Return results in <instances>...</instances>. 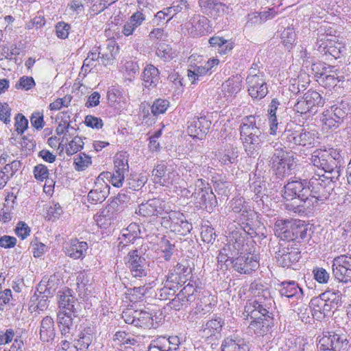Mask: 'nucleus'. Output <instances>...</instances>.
<instances>
[{"mask_svg":"<svg viewBox=\"0 0 351 351\" xmlns=\"http://www.w3.org/2000/svg\"><path fill=\"white\" fill-rule=\"evenodd\" d=\"M250 289L253 298L247 301L243 315L247 318L250 317L253 319L248 326L249 329L257 336L263 337L271 328L274 301L270 290L261 283H252Z\"/></svg>","mask_w":351,"mask_h":351,"instance_id":"nucleus-1","label":"nucleus"},{"mask_svg":"<svg viewBox=\"0 0 351 351\" xmlns=\"http://www.w3.org/2000/svg\"><path fill=\"white\" fill-rule=\"evenodd\" d=\"M240 139L245 152L251 158H256L265 141L267 135L258 116L243 117L239 125Z\"/></svg>","mask_w":351,"mask_h":351,"instance_id":"nucleus-2","label":"nucleus"},{"mask_svg":"<svg viewBox=\"0 0 351 351\" xmlns=\"http://www.w3.org/2000/svg\"><path fill=\"white\" fill-rule=\"evenodd\" d=\"M337 181L332 180L328 176L316 173L311 175L309 180L306 178V189H308V191L306 193L307 198L304 201L302 208L308 210L309 214L319 204H323L329 198Z\"/></svg>","mask_w":351,"mask_h":351,"instance_id":"nucleus-3","label":"nucleus"},{"mask_svg":"<svg viewBox=\"0 0 351 351\" xmlns=\"http://www.w3.org/2000/svg\"><path fill=\"white\" fill-rule=\"evenodd\" d=\"M306 179H299L293 180L286 184L282 191V197L286 201H292L285 204V208L287 210L291 211L299 215H307L308 210L302 208L303 202L307 198Z\"/></svg>","mask_w":351,"mask_h":351,"instance_id":"nucleus-4","label":"nucleus"},{"mask_svg":"<svg viewBox=\"0 0 351 351\" xmlns=\"http://www.w3.org/2000/svg\"><path fill=\"white\" fill-rule=\"evenodd\" d=\"M344 49L343 45L335 40L332 30L326 32L322 27L319 29L313 50L326 60L332 61L340 58Z\"/></svg>","mask_w":351,"mask_h":351,"instance_id":"nucleus-5","label":"nucleus"},{"mask_svg":"<svg viewBox=\"0 0 351 351\" xmlns=\"http://www.w3.org/2000/svg\"><path fill=\"white\" fill-rule=\"evenodd\" d=\"M191 188L193 190L191 198L197 206L210 213L213 212L217 202L208 184L203 179H197L193 185H191Z\"/></svg>","mask_w":351,"mask_h":351,"instance_id":"nucleus-6","label":"nucleus"},{"mask_svg":"<svg viewBox=\"0 0 351 351\" xmlns=\"http://www.w3.org/2000/svg\"><path fill=\"white\" fill-rule=\"evenodd\" d=\"M324 103V99L318 92L308 90L297 99L293 109L297 113L310 117L317 112L318 107L323 106Z\"/></svg>","mask_w":351,"mask_h":351,"instance_id":"nucleus-7","label":"nucleus"},{"mask_svg":"<svg viewBox=\"0 0 351 351\" xmlns=\"http://www.w3.org/2000/svg\"><path fill=\"white\" fill-rule=\"evenodd\" d=\"M349 342L345 335L334 332H324L319 339L318 346L321 350L328 351H347Z\"/></svg>","mask_w":351,"mask_h":351,"instance_id":"nucleus-8","label":"nucleus"},{"mask_svg":"<svg viewBox=\"0 0 351 351\" xmlns=\"http://www.w3.org/2000/svg\"><path fill=\"white\" fill-rule=\"evenodd\" d=\"M332 276L339 282H351V255H340L332 260Z\"/></svg>","mask_w":351,"mask_h":351,"instance_id":"nucleus-9","label":"nucleus"},{"mask_svg":"<svg viewBox=\"0 0 351 351\" xmlns=\"http://www.w3.org/2000/svg\"><path fill=\"white\" fill-rule=\"evenodd\" d=\"M328 156L325 158L324 173L330 175L332 180H339L343 167V158L339 149H327Z\"/></svg>","mask_w":351,"mask_h":351,"instance_id":"nucleus-10","label":"nucleus"},{"mask_svg":"<svg viewBox=\"0 0 351 351\" xmlns=\"http://www.w3.org/2000/svg\"><path fill=\"white\" fill-rule=\"evenodd\" d=\"M58 311L69 313V314L77 315L80 305L73 291L65 288L58 293Z\"/></svg>","mask_w":351,"mask_h":351,"instance_id":"nucleus-11","label":"nucleus"},{"mask_svg":"<svg viewBox=\"0 0 351 351\" xmlns=\"http://www.w3.org/2000/svg\"><path fill=\"white\" fill-rule=\"evenodd\" d=\"M169 210L170 206L165 200L154 198L147 200L145 203H141L136 213L143 217H148L168 213Z\"/></svg>","mask_w":351,"mask_h":351,"instance_id":"nucleus-12","label":"nucleus"},{"mask_svg":"<svg viewBox=\"0 0 351 351\" xmlns=\"http://www.w3.org/2000/svg\"><path fill=\"white\" fill-rule=\"evenodd\" d=\"M125 260V265L133 277L142 278L147 276L146 260L138 250L129 252Z\"/></svg>","mask_w":351,"mask_h":351,"instance_id":"nucleus-13","label":"nucleus"},{"mask_svg":"<svg viewBox=\"0 0 351 351\" xmlns=\"http://www.w3.org/2000/svg\"><path fill=\"white\" fill-rule=\"evenodd\" d=\"M293 245V243L289 241L280 243L279 249L276 252L277 261L283 267H289L300 258L299 250Z\"/></svg>","mask_w":351,"mask_h":351,"instance_id":"nucleus-14","label":"nucleus"},{"mask_svg":"<svg viewBox=\"0 0 351 351\" xmlns=\"http://www.w3.org/2000/svg\"><path fill=\"white\" fill-rule=\"evenodd\" d=\"M230 261L234 269L240 274H250L259 266L256 254L240 255Z\"/></svg>","mask_w":351,"mask_h":351,"instance_id":"nucleus-15","label":"nucleus"},{"mask_svg":"<svg viewBox=\"0 0 351 351\" xmlns=\"http://www.w3.org/2000/svg\"><path fill=\"white\" fill-rule=\"evenodd\" d=\"M178 176L175 171L163 164H158L152 171L153 181L161 186L169 187L172 185Z\"/></svg>","mask_w":351,"mask_h":351,"instance_id":"nucleus-16","label":"nucleus"},{"mask_svg":"<svg viewBox=\"0 0 351 351\" xmlns=\"http://www.w3.org/2000/svg\"><path fill=\"white\" fill-rule=\"evenodd\" d=\"M186 28L193 37L204 36L210 31L209 20L200 14H195L186 24Z\"/></svg>","mask_w":351,"mask_h":351,"instance_id":"nucleus-17","label":"nucleus"},{"mask_svg":"<svg viewBox=\"0 0 351 351\" xmlns=\"http://www.w3.org/2000/svg\"><path fill=\"white\" fill-rule=\"evenodd\" d=\"M246 84L248 94L252 99L260 100L268 93V86L265 77H246Z\"/></svg>","mask_w":351,"mask_h":351,"instance_id":"nucleus-18","label":"nucleus"},{"mask_svg":"<svg viewBox=\"0 0 351 351\" xmlns=\"http://www.w3.org/2000/svg\"><path fill=\"white\" fill-rule=\"evenodd\" d=\"M169 218L170 221L169 228L171 231L180 235L185 236L191 232L193 226L189 223L184 214L180 211H170Z\"/></svg>","mask_w":351,"mask_h":351,"instance_id":"nucleus-19","label":"nucleus"},{"mask_svg":"<svg viewBox=\"0 0 351 351\" xmlns=\"http://www.w3.org/2000/svg\"><path fill=\"white\" fill-rule=\"evenodd\" d=\"M211 121L205 117H195L189 121L188 133L193 138L202 139L208 132Z\"/></svg>","mask_w":351,"mask_h":351,"instance_id":"nucleus-20","label":"nucleus"},{"mask_svg":"<svg viewBox=\"0 0 351 351\" xmlns=\"http://www.w3.org/2000/svg\"><path fill=\"white\" fill-rule=\"evenodd\" d=\"M297 160L294 156H287L282 160L271 162L269 164L273 173L278 178H285L291 174L292 170L295 167Z\"/></svg>","mask_w":351,"mask_h":351,"instance_id":"nucleus-21","label":"nucleus"},{"mask_svg":"<svg viewBox=\"0 0 351 351\" xmlns=\"http://www.w3.org/2000/svg\"><path fill=\"white\" fill-rule=\"evenodd\" d=\"M191 273V268L189 267L186 264L178 263L172 269L169 271L166 276L167 282L173 283V285H181L184 283L186 277Z\"/></svg>","mask_w":351,"mask_h":351,"instance_id":"nucleus-22","label":"nucleus"},{"mask_svg":"<svg viewBox=\"0 0 351 351\" xmlns=\"http://www.w3.org/2000/svg\"><path fill=\"white\" fill-rule=\"evenodd\" d=\"M279 292L282 297L292 299L293 301L302 300L304 297L302 289L293 280H286L279 285Z\"/></svg>","mask_w":351,"mask_h":351,"instance_id":"nucleus-23","label":"nucleus"},{"mask_svg":"<svg viewBox=\"0 0 351 351\" xmlns=\"http://www.w3.org/2000/svg\"><path fill=\"white\" fill-rule=\"evenodd\" d=\"M308 225L304 221L298 220L291 223L289 231L285 230V238L289 242L293 240L298 241H304L308 237Z\"/></svg>","mask_w":351,"mask_h":351,"instance_id":"nucleus-24","label":"nucleus"},{"mask_svg":"<svg viewBox=\"0 0 351 351\" xmlns=\"http://www.w3.org/2000/svg\"><path fill=\"white\" fill-rule=\"evenodd\" d=\"M328 156L327 149H317L311 155L309 160L311 163L305 167L304 176L310 177L312 175L311 171L317 167L324 172L325 158Z\"/></svg>","mask_w":351,"mask_h":351,"instance_id":"nucleus-25","label":"nucleus"},{"mask_svg":"<svg viewBox=\"0 0 351 351\" xmlns=\"http://www.w3.org/2000/svg\"><path fill=\"white\" fill-rule=\"evenodd\" d=\"M309 307L311 308V315L317 320H321L325 317L329 316L332 312L320 295L311 300Z\"/></svg>","mask_w":351,"mask_h":351,"instance_id":"nucleus-26","label":"nucleus"},{"mask_svg":"<svg viewBox=\"0 0 351 351\" xmlns=\"http://www.w3.org/2000/svg\"><path fill=\"white\" fill-rule=\"evenodd\" d=\"M224 326V320L220 317H216L202 325L200 330L202 336L206 338L215 337L217 339L221 335L222 328Z\"/></svg>","mask_w":351,"mask_h":351,"instance_id":"nucleus-27","label":"nucleus"},{"mask_svg":"<svg viewBox=\"0 0 351 351\" xmlns=\"http://www.w3.org/2000/svg\"><path fill=\"white\" fill-rule=\"evenodd\" d=\"M64 248V252L68 256L73 259H82L86 255L88 244L85 241L75 239H71Z\"/></svg>","mask_w":351,"mask_h":351,"instance_id":"nucleus-28","label":"nucleus"},{"mask_svg":"<svg viewBox=\"0 0 351 351\" xmlns=\"http://www.w3.org/2000/svg\"><path fill=\"white\" fill-rule=\"evenodd\" d=\"M77 316L62 311L58 312L57 324L62 336L69 337V335L73 334V332L75 330L73 319V317Z\"/></svg>","mask_w":351,"mask_h":351,"instance_id":"nucleus-29","label":"nucleus"},{"mask_svg":"<svg viewBox=\"0 0 351 351\" xmlns=\"http://www.w3.org/2000/svg\"><path fill=\"white\" fill-rule=\"evenodd\" d=\"M243 87V77L241 75L230 77L221 85V90L226 97L235 96Z\"/></svg>","mask_w":351,"mask_h":351,"instance_id":"nucleus-30","label":"nucleus"},{"mask_svg":"<svg viewBox=\"0 0 351 351\" xmlns=\"http://www.w3.org/2000/svg\"><path fill=\"white\" fill-rule=\"evenodd\" d=\"M142 79L146 88H155L160 81V72L153 64H148L143 70Z\"/></svg>","mask_w":351,"mask_h":351,"instance_id":"nucleus-31","label":"nucleus"},{"mask_svg":"<svg viewBox=\"0 0 351 351\" xmlns=\"http://www.w3.org/2000/svg\"><path fill=\"white\" fill-rule=\"evenodd\" d=\"M56 336L53 319L49 316L45 317L40 324V338L43 342H50Z\"/></svg>","mask_w":351,"mask_h":351,"instance_id":"nucleus-32","label":"nucleus"},{"mask_svg":"<svg viewBox=\"0 0 351 351\" xmlns=\"http://www.w3.org/2000/svg\"><path fill=\"white\" fill-rule=\"evenodd\" d=\"M221 351H249V348L244 339L231 336L226 337L222 342Z\"/></svg>","mask_w":351,"mask_h":351,"instance_id":"nucleus-33","label":"nucleus"},{"mask_svg":"<svg viewBox=\"0 0 351 351\" xmlns=\"http://www.w3.org/2000/svg\"><path fill=\"white\" fill-rule=\"evenodd\" d=\"M199 5L202 8L209 10L210 14L214 17L223 15L226 12L228 6L217 0H199Z\"/></svg>","mask_w":351,"mask_h":351,"instance_id":"nucleus-34","label":"nucleus"},{"mask_svg":"<svg viewBox=\"0 0 351 351\" xmlns=\"http://www.w3.org/2000/svg\"><path fill=\"white\" fill-rule=\"evenodd\" d=\"M320 295L332 311L337 310L342 304V294L339 290L327 289Z\"/></svg>","mask_w":351,"mask_h":351,"instance_id":"nucleus-35","label":"nucleus"},{"mask_svg":"<svg viewBox=\"0 0 351 351\" xmlns=\"http://www.w3.org/2000/svg\"><path fill=\"white\" fill-rule=\"evenodd\" d=\"M109 194V186L104 183L101 186L96 185L88 194V200L92 204L104 202Z\"/></svg>","mask_w":351,"mask_h":351,"instance_id":"nucleus-36","label":"nucleus"},{"mask_svg":"<svg viewBox=\"0 0 351 351\" xmlns=\"http://www.w3.org/2000/svg\"><path fill=\"white\" fill-rule=\"evenodd\" d=\"M55 280L54 276H51L47 280L44 278L38 284L36 291L41 295L43 294V298H47L49 295H52L58 286Z\"/></svg>","mask_w":351,"mask_h":351,"instance_id":"nucleus-37","label":"nucleus"},{"mask_svg":"<svg viewBox=\"0 0 351 351\" xmlns=\"http://www.w3.org/2000/svg\"><path fill=\"white\" fill-rule=\"evenodd\" d=\"M330 111V114H333L337 121H343V120L348 117V115L350 113L351 106L349 103L346 101H341L336 104L331 106L329 108H327Z\"/></svg>","mask_w":351,"mask_h":351,"instance_id":"nucleus-38","label":"nucleus"},{"mask_svg":"<svg viewBox=\"0 0 351 351\" xmlns=\"http://www.w3.org/2000/svg\"><path fill=\"white\" fill-rule=\"evenodd\" d=\"M94 338L93 328L91 327H86L80 332L79 339L75 342L76 348L80 350L87 351L89 346Z\"/></svg>","mask_w":351,"mask_h":351,"instance_id":"nucleus-39","label":"nucleus"},{"mask_svg":"<svg viewBox=\"0 0 351 351\" xmlns=\"http://www.w3.org/2000/svg\"><path fill=\"white\" fill-rule=\"evenodd\" d=\"M130 198L125 193H119L108 205V212L120 213L127 207Z\"/></svg>","mask_w":351,"mask_h":351,"instance_id":"nucleus-40","label":"nucleus"},{"mask_svg":"<svg viewBox=\"0 0 351 351\" xmlns=\"http://www.w3.org/2000/svg\"><path fill=\"white\" fill-rule=\"evenodd\" d=\"M136 326L141 328L154 327V316L152 313L146 311H136Z\"/></svg>","mask_w":351,"mask_h":351,"instance_id":"nucleus-41","label":"nucleus"},{"mask_svg":"<svg viewBox=\"0 0 351 351\" xmlns=\"http://www.w3.org/2000/svg\"><path fill=\"white\" fill-rule=\"evenodd\" d=\"M138 228L136 224H130L128 228L125 229L121 237L119 238L120 240L119 247H124L128 243H133L136 238L138 237V233L135 231V228Z\"/></svg>","mask_w":351,"mask_h":351,"instance_id":"nucleus-42","label":"nucleus"},{"mask_svg":"<svg viewBox=\"0 0 351 351\" xmlns=\"http://www.w3.org/2000/svg\"><path fill=\"white\" fill-rule=\"evenodd\" d=\"M270 146L273 148L272 156L270 158L271 162H276L278 160H283L284 158H287V156H293L291 152H288L285 149V146L281 142H272Z\"/></svg>","mask_w":351,"mask_h":351,"instance_id":"nucleus-43","label":"nucleus"},{"mask_svg":"<svg viewBox=\"0 0 351 351\" xmlns=\"http://www.w3.org/2000/svg\"><path fill=\"white\" fill-rule=\"evenodd\" d=\"M162 344L163 351H176L180 345V338L178 336H158Z\"/></svg>","mask_w":351,"mask_h":351,"instance_id":"nucleus-44","label":"nucleus"},{"mask_svg":"<svg viewBox=\"0 0 351 351\" xmlns=\"http://www.w3.org/2000/svg\"><path fill=\"white\" fill-rule=\"evenodd\" d=\"M332 73H328L326 75L322 77L319 83L322 86L330 88L336 86L339 82L344 81V77L343 75L339 76L336 72Z\"/></svg>","mask_w":351,"mask_h":351,"instance_id":"nucleus-45","label":"nucleus"},{"mask_svg":"<svg viewBox=\"0 0 351 351\" xmlns=\"http://www.w3.org/2000/svg\"><path fill=\"white\" fill-rule=\"evenodd\" d=\"M206 75L208 74L202 65H191V69L187 71V76L192 84H196L197 81Z\"/></svg>","mask_w":351,"mask_h":351,"instance_id":"nucleus-46","label":"nucleus"},{"mask_svg":"<svg viewBox=\"0 0 351 351\" xmlns=\"http://www.w3.org/2000/svg\"><path fill=\"white\" fill-rule=\"evenodd\" d=\"M193 301L184 295H180L179 292L175 298L170 302V306L175 311L186 309Z\"/></svg>","mask_w":351,"mask_h":351,"instance_id":"nucleus-47","label":"nucleus"},{"mask_svg":"<svg viewBox=\"0 0 351 351\" xmlns=\"http://www.w3.org/2000/svg\"><path fill=\"white\" fill-rule=\"evenodd\" d=\"M113 340L117 341L118 344L127 346H134L138 342L136 337L124 331L117 332L114 335Z\"/></svg>","mask_w":351,"mask_h":351,"instance_id":"nucleus-48","label":"nucleus"},{"mask_svg":"<svg viewBox=\"0 0 351 351\" xmlns=\"http://www.w3.org/2000/svg\"><path fill=\"white\" fill-rule=\"evenodd\" d=\"M250 189L254 193L253 199L256 202H263V197L265 195V182L261 180H256L250 185Z\"/></svg>","mask_w":351,"mask_h":351,"instance_id":"nucleus-49","label":"nucleus"},{"mask_svg":"<svg viewBox=\"0 0 351 351\" xmlns=\"http://www.w3.org/2000/svg\"><path fill=\"white\" fill-rule=\"evenodd\" d=\"M238 157L237 148L230 147L226 149L224 152L219 155V160L224 165H230L236 162Z\"/></svg>","mask_w":351,"mask_h":351,"instance_id":"nucleus-50","label":"nucleus"},{"mask_svg":"<svg viewBox=\"0 0 351 351\" xmlns=\"http://www.w3.org/2000/svg\"><path fill=\"white\" fill-rule=\"evenodd\" d=\"M282 140L285 143H288L289 146L299 145L300 146V131L299 130H285L282 134Z\"/></svg>","mask_w":351,"mask_h":351,"instance_id":"nucleus-51","label":"nucleus"},{"mask_svg":"<svg viewBox=\"0 0 351 351\" xmlns=\"http://www.w3.org/2000/svg\"><path fill=\"white\" fill-rule=\"evenodd\" d=\"M330 111L326 109L321 117V121L328 129H336L343 123L342 121H337L333 114H330Z\"/></svg>","mask_w":351,"mask_h":351,"instance_id":"nucleus-52","label":"nucleus"},{"mask_svg":"<svg viewBox=\"0 0 351 351\" xmlns=\"http://www.w3.org/2000/svg\"><path fill=\"white\" fill-rule=\"evenodd\" d=\"M244 199L242 197L233 199L230 202V208L232 211L235 213H241L242 216H247L249 213H252V210L248 209L247 206L244 205Z\"/></svg>","mask_w":351,"mask_h":351,"instance_id":"nucleus-53","label":"nucleus"},{"mask_svg":"<svg viewBox=\"0 0 351 351\" xmlns=\"http://www.w3.org/2000/svg\"><path fill=\"white\" fill-rule=\"evenodd\" d=\"M300 131V146L313 147L315 141V133L313 131H308L302 129Z\"/></svg>","mask_w":351,"mask_h":351,"instance_id":"nucleus-54","label":"nucleus"},{"mask_svg":"<svg viewBox=\"0 0 351 351\" xmlns=\"http://www.w3.org/2000/svg\"><path fill=\"white\" fill-rule=\"evenodd\" d=\"M208 42L212 47H219V53H221L225 54L232 49V47L228 44L226 40L219 36L210 38Z\"/></svg>","mask_w":351,"mask_h":351,"instance_id":"nucleus-55","label":"nucleus"},{"mask_svg":"<svg viewBox=\"0 0 351 351\" xmlns=\"http://www.w3.org/2000/svg\"><path fill=\"white\" fill-rule=\"evenodd\" d=\"M156 54L165 62L170 61L173 57L171 47L165 43H161L158 46Z\"/></svg>","mask_w":351,"mask_h":351,"instance_id":"nucleus-56","label":"nucleus"},{"mask_svg":"<svg viewBox=\"0 0 351 351\" xmlns=\"http://www.w3.org/2000/svg\"><path fill=\"white\" fill-rule=\"evenodd\" d=\"M334 67H332V69ZM329 69H331V67L327 66L323 62L313 63L311 65L313 74H314L315 77L317 78L318 82L322 79V77H324L328 73L331 72V71H328Z\"/></svg>","mask_w":351,"mask_h":351,"instance_id":"nucleus-57","label":"nucleus"},{"mask_svg":"<svg viewBox=\"0 0 351 351\" xmlns=\"http://www.w3.org/2000/svg\"><path fill=\"white\" fill-rule=\"evenodd\" d=\"M91 164V158L88 155L80 153L74 160L75 169L77 171H84Z\"/></svg>","mask_w":351,"mask_h":351,"instance_id":"nucleus-58","label":"nucleus"},{"mask_svg":"<svg viewBox=\"0 0 351 351\" xmlns=\"http://www.w3.org/2000/svg\"><path fill=\"white\" fill-rule=\"evenodd\" d=\"M84 142L81 137L75 136L68 143L66 148L67 155H73L82 149Z\"/></svg>","mask_w":351,"mask_h":351,"instance_id":"nucleus-59","label":"nucleus"},{"mask_svg":"<svg viewBox=\"0 0 351 351\" xmlns=\"http://www.w3.org/2000/svg\"><path fill=\"white\" fill-rule=\"evenodd\" d=\"M169 106V102L167 99H157L152 106V112L154 115L163 114L166 112Z\"/></svg>","mask_w":351,"mask_h":351,"instance_id":"nucleus-60","label":"nucleus"},{"mask_svg":"<svg viewBox=\"0 0 351 351\" xmlns=\"http://www.w3.org/2000/svg\"><path fill=\"white\" fill-rule=\"evenodd\" d=\"M215 232L211 226L204 224L201 228V237L202 241L206 243H212L215 239Z\"/></svg>","mask_w":351,"mask_h":351,"instance_id":"nucleus-61","label":"nucleus"},{"mask_svg":"<svg viewBox=\"0 0 351 351\" xmlns=\"http://www.w3.org/2000/svg\"><path fill=\"white\" fill-rule=\"evenodd\" d=\"M314 279L320 284H326L330 279V274L322 267H315L313 270Z\"/></svg>","mask_w":351,"mask_h":351,"instance_id":"nucleus-62","label":"nucleus"},{"mask_svg":"<svg viewBox=\"0 0 351 351\" xmlns=\"http://www.w3.org/2000/svg\"><path fill=\"white\" fill-rule=\"evenodd\" d=\"M33 173L35 179L40 182L44 181L49 175V169L43 164L36 165L34 167Z\"/></svg>","mask_w":351,"mask_h":351,"instance_id":"nucleus-63","label":"nucleus"},{"mask_svg":"<svg viewBox=\"0 0 351 351\" xmlns=\"http://www.w3.org/2000/svg\"><path fill=\"white\" fill-rule=\"evenodd\" d=\"M283 45L287 47L292 46L295 40V33L293 28L288 27L281 34Z\"/></svg>","mask_w":351,"mask_h":351,"instance_id":"nucleus-64","label":"nucleus"}]
</instances>
